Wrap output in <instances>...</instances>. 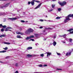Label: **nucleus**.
<instances>
[{"label": "nucleus", "instance_id": "52", "mask_svg": "<svg viewBox=\"0 0 73 73\" xmlns=\"http://www.w3.org/2000/svg\"><path fill=\"white\" fill-rule=\"evenodd\" d=\"M35 56H39L40 55H35Z\"/></svg>", "mask_w": 73, "mask_h": 73}, {"label": "nucleus", "instance_id": "15", "mask_svg": "<svg viewBox=\"0 0 73 73\" xmlns=\"http://www.w3.org/2000/svg\"><path fill=\"white\" fill-rule=\"evenodd\" d=\"M34 35L35 36V37H38L39 36V35L38 34H35Z\"/></svg>", "mask_w": 73, "mask_h": 73}, {"label": "nucleus", "instance_id": "38", "mask_svg": "<svg viewBox=\"0 0 73 73\" xmlns=\"http://www.w3.org/2000/svg\"><path fill=\"white\" fill-rule=\"evenodd\" d=\"M7 51L5 50H3L2 51V53H5V52H6Z\"/></svg>", "mask_w": 73, "mask_h": 73}, {"label": "nucleus", "instance_id": "14", "mask_svg": "<svg viewBox=\"0 0 73 73\" xmlns=\"http://www.w3.org/2000/svg\"><path fill=\"white\" fill-rule=\"evenodd\" d=\"M73 31V29H70L69 30H67V32H71V31Z\"/></svg>", "mask_w": 73, "mask_h": 73}, {"label": "nucleus", "instance_id": "5", "mask_svg": "<svg viewBox=\"0 0 73 73\" xmlns=\"http://www.w3.org/2000/svg\"><path fill=\"white\" fill-rule=\"evenodd\" d=\"M9 5V3H7L6 4H5V3H4L3 5H1V7L2 8H4V7H8Z\"/></svg>", "mask_w": 73, "mask_h": 73}, {"label": "nucleus", "instance_id": "44", "mask_svg": "<svg viewBox=\"0 0 73 73\" xmlns=\"http://www.w3.org/2000/svg\"><path fill=\"white\" fill-rule=\"evenodd\" d=\"M4 29H1V32H3L4 31Z\"/></svg>", "mask_w": 73, "mask_h": 73}, {"label": "nucleus", "instance_id": "6", "mask_svg": "<svg viewBox=\"0 0 73 73\" xmlns=\"http://www.w3.org/2000/svg\"><path fill=\"white\" fill-rule=\"evenodd\" d=\"M48 29H45L43 31H42V34L44 35H45L46 34V31Z\"/></svg>", "mask_w": 73, "mask_h": 73}, {"label": "nucleus", "instance_id": "24", "mask_svg": "<svg viewBox=\"0 0 73 73\" xmlns=\"http://www.w3.org/2000/svg\"><path fill=\"white\" fill-rule=\"evenodd\" d=\"M31 38H30V36L29 37H27V38H26V40H29V39H30Z\"/></svg>", "mask_w": 73, "mask_h": 73}, {"label": "nucleus", "instance_id": "7", "mask_svg": "<svg viewBox=\"0 0 73 73\" xmlns=\"http://www.w3.org/2000/svg\"><path fill=\"white\" fill-rule=\"evenodd\" d=\"M72 53V51H71V50H70V51L69 52L67 53L66 54V56H68V55H70Z\"/></svg>", "mask_w": 73, "mask_h": 73}, {"label": "nucleus", "instance_id": "3", "mask_svg": "<svg viewBox=\"0 0 73 73\" xmlns=\"http://www.w3.org/2000/svg\"><path fill=\"white\" fill-rule=\"evenodd\" d=\"M58 4H59V5H61V6H64L65 5H66V2L65 1H63L62 2H58Z\"/></svg>", "mask_w": 73, "mask_h": 73}, {"label": "nucleus", "instance_id": "53", "mask_svg": "<svg viewBox=\"0 0 73 73\" xmlns=\"http://www.w3.org/2000/svg\"><path fill=\"white\" fill-rule=\"evenodd\" d=\"M31 41H34V39H31Z\"/></svg>", "mask_w": 73, "mask_h": 73}, {"label": "nucleus", "instance_id": "39", "mask_svg": "<svg viewBox=\"0 0 73 73\" xmlns=\"http://www.w3.org/2000/svg\"><path fill=\"white\" fill-rule=\"evenodd\" d=\"M70 34H73V31L72 32H70Z\"/></svg>", "mask_w": 73, "mask_h": 73}, {"label": "nucleus", "instance_id": "62", "mask_svg": "<svg viewBox=\"0 0 73 73\" xmlns=\"http://www.w3.org/2000/svg\"><path fill=\"white\" fill-rule=\"evenodd\" d=\"M48 29H52L50 28H48Z\"/></svg>", "mask_w": 73, "mask_h": 73}, {"label": "nucleus", "instance_id": "50", "mask_svg": "<svg viewBox=\"0 0 73 73\" xmlns=\"http://www.w3.org/2000/svg\"><path fill=\"white\" fill-rule=\"evenodd\" d=\"M15 49H12V50H12L13 51H14V50H15Z\"/></svg>", "mask_w": 73, "mask_h": 73}, {"label": "nucleus", "instance_id": "55", "mask_svg": "<svg viewBox=\"0 0 73 73\" xmlns=\"http://www.w3.org/2000/svg\"><path fill=\"white\" fill-rule=\"evenodd\" d=\"M56 69H57V70H61V69L57 68Z\"/></svg>", "mask_w": 73, "mask_h": 73}, {"label": "nucleus", "instance_id": "18", "mask_svg": "<svg viewBox=\"0 0 73 73\" xmlns=\"http://www.w3.org/2000/svg\"><path fill=\"white\" fill-rule=\"evenodd\" d=\"M17 38H22L23 37H21L20 35H17Z\"/></svg>", "mask_w": 73, "mask_h": 73}, {"label": "nucleus", "instance_id": "8", "mask_svg": "<svg viewBox=\"0 0 73 73\" xmlns=\"http://www.w3.org/2000/svg\"><path fill=\"white\" fill-rule=\"evenodd\" d=\"M16 33L17 34V35H24L23 33L20 32H16Z\"/></svg>", "mask_w": 73, "mask_h": 73}, {"label": "nucleus", "instance_id": "60", "mask_svg": "<svg viewBox=\"0 0 73 73\" xmlns=\"http://www.w3.org/2000/svg\"><path fill=\"white\" fill-rule=\"evenodd\" d=\"M38 44V43H36L35 44V45L37 46V45Z\"/></svg>", "mask_w": 73, "mask_h": 73}, {"label": "nucleus", "instance_id": "40", "mask_svg": "<svg viewBox=\"0 0 73 73\" xmlns=\"http://www.w3.org/2000/svg\"><path fill=\"white\" fill-rule=\"evenodd\" d=\"M8 28H7L5 30V31H8L9 30L8 29Z\"/></svg>", "mask_w": 73, "mask_h": 73}, {"label": "nucleus", "instance_id": "59", "mask_svg": "<svg viewBox=\"0 0 73 73\" xmlns=\"http://www.w3.org/2000/svg\"><path fill=\"white\" fill-rule=\"evenodd\" d=\"M19 29L20 31H21V30H22V29H21V28H20Z\"/></svg>", "mask_w": 73, "mask_h": 73}, {"label": "nucleus", "instance_id": "9", "mask_svg": "<svg viewBox=\"0 0 73 73\" xmlns=\"http://www.w3.org/2000/svg\"><path fill=\"white\" fill-rule=\"evenodd\" d=\"M46 53L47 54V57H48V56H49L50 55V54H52L51 52H47Z\"/></svg>", "mask_w": 73, "mask_h": 73}, {"label": "nucleus", "instance_id": "10", "mask_svg": "<svg viewBox=\"0 0 73 73\" xmlns=\"http://www.w3.org/2000/svg\"><path fill=\"white\" fill-rule=\"evenodd\" d=\"M41 3H40L35 8V9H38V8H39L41 6Z\"/></svg>", "mask_w": 73, "mask_h": 73}, {"label": "nucleus", "instance_id": "23", "mask_svg": "<svg viewBox=\"0 0 73 73\" xmlns=\"http://www.w3.org/2000/svg\"><path fill=\"white\" fill-rule=\"evenodd\" d=\"M52 8H54V7H55V5L54 4H53L52 5Z\"/></svg>", "mask_w": 73, "mask_h": 73}, {"label": "nucleus", "instance_id": "51", "mask_svg": "<svg viewBox=\"0 0 73 73\" xmlns=\"http://www.w3.org/2000/svg\"><path fill=\"white\" fill-rule=\"evenodd\" d=\"M65 40H66L67 41H68V38H65Z\"/></svg>", "mask_w": 73, "mask_h": 73}, {"label": "nucleus", "instance_id": "63", "mask_svg": "<svg viewBox=\"0 0 73 73\" xmlns=\"http://www.w3.org/2000/svg\"><path fill=\"white\" fill-rule=\"evenodd\" d=\"M25 23H28V21H25Z\"/></svg>", "mask_w": 73, "mask_h": 73}, {"label": "nucleus", "instance_id": "25", "mask_svg": "<svg viewBox=\"0 0 73 73\" xmlns=\"http://www.w3.org/2000/svg\"><path fill=\"white\" fill-rule=\"evenodd\" d=\"M33 73H45V72H34Z\"/></svg>", "mask_w": 73, "mask_h": 73}, {"label": "nucleus", "instance_id": "46", "mask_svg": "<svg viewBox=\"0 0 73 73\" xmlns=\"http://www.w3.org/2000/svg\"><path fill=\"white\" fill-rule=\"evenodd\" d=\"M44 67H45V66H47V65L44 64L43 66Z\"/></svg>", "mask_w": 73, "mask_h": 73}, {"label": "nucleus", "instance_id": "21", "mask_svg": "<svg viewBox=\"0 0 73 73\" xmlns=\"http://www.w3.org/2000/svg\"><path fill=\"white\" fill-rule=\"evenodd\" d=\"M4 44H7V45H10V44H11V43L7 42H5Z\"/></svg>", "mask_w": 73, "mask_h": 73}, {"label": "nucleus", "instance_id": "28", "mask_svg": "<svg viewBox=\"0 0 73 73\" xmlns=\"http://www.w3.org/2000/svg\"><path fill=\"white\" fill-rule=\"evenodd\" d=\"M27 56H28V57H32V55H31V54H28L27 55Z\"/></svg>", "mask_w": 73, "mask_h": 73}, {"label": "nucleus", "instance_id": "2", "mask_svg": "<svg viewBox=\"0 0 73 73\" xmlns=\"http://www.w3.org/2000/svg\"><path fill=\"white\" fill-rule=\"evenodd\" d=\"M65 18L66 19L64 20V23H68L69 20H70V19L69 18L68 16L66 17Z\"/></svg>", "mask_w": 73, "mask_h": 73}, {"label": "nucleus", "instance_id": "29", "mask_svg": "<svg viewBox=\"0 0 73 73\" xmlns=\"http://www.w3.org/2000/svg\"><path fill=\"white\" fill-rule=\"evenodd\" d=\"M3 49H5V50H7L8 49V47H6L5 48H4Z\"/></svg>", "mask_w": 73, "mask_h": 73}, {"label": "nucleus", "instance_id": "11", "mask_svg": "<svg viewBox=\"0 0 73 73\" xmlns=\"http://www.w3.org/2000/svg\"><path fill=\"white\" fill-rule=\"evenodd\" d=\"M68 16L69 18L70 17H72V18H73V14H69Z\"/></svg>", "mask_w": 73, "mask_h": 73}, {"label": "nucleus", "instance_id": "13", "mask_svg": "<svg viewBox=\"0 0 73 73\" xmlns=\"http://www.w3.org/2000/svg\"><path fill=\"white\" fill-rule=\"evenodd\" d=\"M27 50H29V49H32V47H28L27 48Z\"/></svg>", "mask_w": 73, "mask_h": 73}, {"label": "nucleus", "instance_id": "54", "mask_svg": "<svg viewBox=\"0 0 73 73\" xmlns=\"http://www.w3.org/2000/svg\"><path fill=\"white\" fill-rule=\"evenodd\" d=\"M43 27H39V28L40 29H42V28Z\"/></svg>", "mask_w": 73, "mask_h": 73}, {"label": "nucleus", "instance_id": "4", "mask_svg": "<svg viewBox=\"0 0 73 73\" xmlns=\"http://www.w3.org/2000/svg\"><path fill=\"white\" fill-rule=\"evenodd\" d=\"M19 18L20 17H16L15 18H9L8 19L11 20V21H13V20H17V19H19Z\"/></svg>", "mask_w": 73, "mask_h": 73}, {"label": "nucleus", "instance_id": "19", "mask_svg": "<svg viewBox=\"0 0 73 73\" xmlns=\"http://www.w3.org/2000/svg\"><path fill=\"white\" fill-rule=\"evenodd\" d=\"M69 42H72V40H73V39L71 38H69Z\"/></svg>", "mask_w": 73, "mask_h": 73}, {"label": "nucleus", "instance_id": "57", "mask_svg": "<svg viewBox=\"0 0 73 73\" xmlns=\"http://www.w3.org/2000/svg\"><path fill=\"white\" fill-rule=\"evenodd\" d=\"M36 3H39V1H36Z\"/></svg>", "mask_w": 73, "mask_h": 73}, {"label": "nucleus", "instance_id": "43", "mask_svg": "<svg viewBox=\"0 0 73 73\" xmlns=\"http://www.w3.org/2000/svg\"><path fill=\"white\" fill-rule=\"evenodd\" d=\"M61 42H63V43H65L66 44V43H65V42L63 40L61 41Z\"/></svg>", "mask_w": 73, "mask_h": 73}, {"label": "nucleus", "instance_id": "61", "mask_svg": "<svg viewBox=\"0 0 73 73\" xmlns=\"http://www.w3.org/2000/svg\"><path fill=\"white\" fill-rule=\"evenodd\" d=\"M73 49H72L71 51V52H73Z\"/></svg>", "mask_w": 73, "mask_h": 73}, {"label": "nucleus", "instance_id": "56", "mask_svg": "<svg viewBox=\"0 0 73 73\" xmlns=\"http://www.w3.org/2000/svg\"><path fill=\"white\" fill-rule=\"evenodd\" d=\"M33 1H34H34H35V2H36V0H33Z\"/></svg>", "mask_w": 73, "mask_h": 73}, {"label": "nucleus", "instance_id": "17", "mask_svg": "<svg viewBox=\"0 0 73 73\" xmlns=\"http://www.w3.org/2000/svg\"><path fill=\"white\" fill-rule=\"evenodd\" d=\"M66 34H64V35L61 36V37H64V38H66Z\"/></svg>", "mask_w": 73, "mask_h": 73}, {"label": "nucleus", "instance_id": "20", "mask_svg": "<svg viewBox=\"0 0 73 73\" xmlns=\"http://www.w3.org/2000/svg\"><path fill=\"white\" fill-rule=\"evenodd\" d=\"M5 37V35L3 34L0 36V37Z\"/></svg>", "mask_w": 73, "mask_h": 73}, {"label": "nucleus", "instance_id": "1", "mask_svg": "<svg viewBox=\"0 0 73 73\" xmlns=\"http://www.w3.org/2000/svg\"><path fill=\"white\" fill-rule=\"evenodd\" d=\"M33 30L31 28H30L26 31L25 33L29 35V34H30V33H33Z\"/></svg>", "mask_w": 73, "mask_h": 73}, {"label": "nucleus", "instance_id": "47", "mask_svg": "<svg viewBox=\"0 0 73 73\" xmlns=\"http://www.w3.org/2000/svg\"><path fill=\"white\" fill-rule=\"evenodd\" d=\"M31 2L30 1H29L28 2V4H29H29H31Z\"/></svg>", "mask_w": 73, "mask_h": 73}, {"label": "nucleus", "instance_id": "32", "mask_svg": "<svg viewBox=\"0 0 73 73\" xmlns=\"http://www.w3.org/2000/svg\"><path fill=\"white\" fill-rule=\"evenodd\" d=\"M58 11H60L61 10V9L58 8Z\"/></svg>", "mask_w": 73, "mask_h": 73}, {"label": "nucleus", "instance_id": "42", "mask_svg": "<svg viewBox=\"0 0 73 73\" xmlns=\"http://www.w3.org/2000/svg\"><path fill=\"white\" fill-rule=\"evenodd\" d=\"M7 28L8 29H12V28L11 27H7Z\"/></svg>", "mask_w": 73, "mask_h": 73}, {"label": "nucleus", "instance_id": "36", "mask_svg": "<svg viewBox=\"0 0 73 73\" xmlns=\"http://www.w3.org/2000/svg\"><path fill=\"white\" fill-rule=\"evenodd\" d=\"M21 23H25V21L23 20H21Z\"/></svg>", "mask_w": 73, "mask_h": 73}, {"label": "nucleus", "instance_id": "31", "mask_svg": "<svg viewBox=\"0 0 73 73\" xmlns=\"http://www.w3.org/2000/svg\"><path fill=\"white\" fill-rule=\"evenodd\" d=\"M2 27H3V28H5L7 27V26H6V25L3 26Z\"/></svg>", "mask_w": 73, "mask_h": 73}, {"label": "nucleus", "instance_id": "35", "mask_svg": "<svg viewBox=\"0 0 73 73\" xmlns=\"http://www.w3.org/2000/svg\"><path fill=\"white\" fill-rule=\"evenodd\" d=\"M57 54L58 56H60V55H61V54L60 53H58L57 52Z\"/></svg>", "mask_w": 73, "mask_h": 73}, {"label": "nucleus", "instance_id": "45", "mask_svg": "<svg viewBox=\"0 0 73 73\" xmlns=\"http://www.w3.org/2000/svg\"><path fill=\"white\" fill-rule=\"evenodd\" d=\"M60 19V17H57L56 18V19Z\"/></svg>", "mask_w": 73, "mask_h": 73}, {"label": "nucleus", "instance_id": "41", "mask_svg": "<svg viewBox=\"0 0 73 73\" xmlns=\"http://www.w3.org/2000/svg\"><path fill=\"white\" fill-rule=\"evenodd\" d=\"M47 39V38H44L43 39V40L44 41H45V40H46Z\"/></svg>", "mask_w": 73, "mask_h": 73}, {"label": "nucleus", "instance_id": "27", "mask_svg": "<svg viewBox=\"0 0 73 73\" xmlns=\"http://www.w3.org/2000/svg\"><path fill=\"white\" fill-rule=\"evenodd\" d=\"M54 9H51L50 10L48 11V12H51V11H53Z\"/></svg>", "mask_w": 73, "mask_h": 73}, {"label": "nucleus", "instance_id": "37", "mask_svg": "<svg viewBox=\"0 0 73 73\" xmlns=\"http://www.w3.org/2000/svg\"><path fill=\"white\" fill-rule=\"evenodd\" d=\"M47 21H49V22H53V21H50V20Z\"/></svg>", "mask_w": 73, "mask_h": 73}, {"label": "nucleus", "instance_id": "49", "mask_svg": "<svg viewBox=\"0 0 73 73\" xmlns=\"http://www.w3.org/2000/svg\"><path fill=\"white\" fill-rule=\"evenodd\" d=\"M56 36L57 35H55V36H54V38H56Z\"/></svg>", "mask_w": 73, "mask_h": 73}, {"label": "nucleus", "instance_id": "48", "mask_svg": "<svg viewBox=\"0 0 73 73\" xmlns=\"http://www.w3.org/2000/svg\"><path fill=\"white\" fill-rule=\"evenodd\" d=\"M16 66H18V63H16L15 64Z\"/></svg>", "mask_w": 73, "mask_h": 73}, {"label": "nucleus", "instance_id": "30", "mask_svg": "<svg viewBox=\"0 0 73 73\" xmlns=\"http://www.w3.org/2000/svg\"><path fill=\"white\" fill-rule=\"evenodd\" d=\"M40 57H44V54H40Z\"/></svg>", "mask_w": 73, "mask_h": 73}, {"label": "nucleus", "instance_id": "64", "mask_svg": "<svg viewBox=\"0 0 73 73\" xmlns=\"http://www.w3.org/2000/svg\"><path fill=\"white\" fill-rule=\"evenodd\" d=\"M15 15H16V14H13V16H15Z\"/></svg>", "mask_w": 73, "mask_h": 73}, {"label": "nucleus", "instance_id": "34", "mask_svg": "<svg viewBox=\"0 0 73 73\" xmlns=\"http://www.w3.org/2000/svg\"><path fill=\"white\" fill-rule=\"evenodd\" d=\"M3 25L2 24H0V28H1V27H3Z\"/></svg>", "mask_w": 73, "mask_h": 73}, {"label": "nucleus", "instance_id": "33", "mask_svg": "<svg viewBox=\"0 0 73 73\" xmlns=\"http://www.w3.org/2000/svg\"><path fill=\"white\" fill-rule=\"evenodd\" d=\"M39 21H41L42 22L43 21H44V20L43 19H40L39 20Z\"/></svg>", "mask_w": 73, "mask_h": 73}, {"label": "nucleus", "instance_id": "12", "mask_svg": "<svg viewBox=\"0 0 73 73\" xmlns=\"http://www.w3.org/2000/svg\"><path fill=\"white\" fill-rule=\"evenodd\" d=\"M52 44L54 46H56V44H57V43L55 41H54L52 43Z\"/></svg>", "mask_w": 73, "mask_h": 73}, {"label": "nucleus", "instance_id": "22", "mask_svg": "<svg viewBox=\"0 0 73 73\" xmlns=\"http://www.w3.org/2000/svg\"><path fill=\"white\" fill-rule=\"evenodd\" d=\"M30 38H34L35 36L33 35H31L30 36Z\"/></svg>", "mask_w": 73, "mask_h": 73}, {"label": "nucleus", "instance_id": "26", "mask_svg": "<svg viewBox=\"0 0 73 73\" xmlns=\"http://www.w3.org/2000/svg\"><path fill=\"white\" fill-rule=\"evenodd\" d=\"M38 66L39 67H43V66H42V64L39 65H38Z\"/></svg>", "mask_w": 73, "mask_h": 73}, {"label": "nucleus", "instance_id": "58", "mask_svg": "<svg viewBox=\"0 0 73 73\" xmlns=\"http://www.w3.org/2000/svg\"><path fill=\"white\" fill-rule=\"evenodd\" d=\"M57 0H52V1H56Z\"/></svg>", "mask_w": 73, "mask_h": 73}, {"label": "nucleus", "instance_id": "16", "mask_svg": "<svg viewBox=\"0 0 73 73\" xmlns=\"http://www.w3.org/2000/svg\"><path fill=\"white\" fill-rule=\"evenodd\" d=\"M31 4L32 5H34L35 4V2L33 1H32L31 2Z\"/></svg>", "mask_w": 73, "mask_h": 73}]
</instances>
